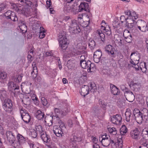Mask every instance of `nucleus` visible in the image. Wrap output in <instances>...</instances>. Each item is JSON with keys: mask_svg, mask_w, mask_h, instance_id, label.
I'll return each mask as SVG.
<instances>
[{"mask_svg": "<svg viewBox=\"0 0 148 148\" xmlns=\"http://www.w3.org/2000/svg\"><path fill=\"white\" fill-rule=\"evenodd\" d=\"M96 90L97 87L95 84L91 83L88 86L85 85L83 86L81 88L80 93L84 97L89 93L90 91L91 92H94Z\"/></svg>", "mask_w": 148, "mask_h": 148, "instance_id": "1", "label": "nucleus"}, {"mask_svg": "<svg viewBox=\"0 0 148 148\" xmlns=\"http://www.w3.org/2000/svg\"><path fill=\"white\" fill-rule=\"evenodd\" d=\"M12 8L14 9L19 13H21L26 16H32L33 14L24 6H17L15 4H13Z\"/></svg>", "mask_w": 148, "mask_h": 148, "instance_id": "2", "label": "nucleus"}, {"mask_svg": "<svg viewBox=\"0 0 148 148\" xmlns=\"http://www.w3.org/2000/svg\"><path fill=\"white\" fill-rule=\"evenodd\" d=\"M58 36L59 46L62 49H66L69 43L67 38L64 35V33L62 32L60 33Z\"/></svg>", "mask_w": 148, "mask_h": 148, "instance_id": "3", "label": "nucleus"}, {"mask_svg": "<svg viewBox=\"0 0 148 148\" xmlns=\"http://www.w3.org/2000/svg\"><path fill=\"white\" fill-rule=\"evenodd\" d=\"M68 25L69 30L71 33L78 34L80 32L81 29L75 20H71V23Z\"/></svg>", "mask_w": 148, "mask_h": 148, "instance_id": "4", "label": "nucleus"}, {"mask_svg": "<svg viewBox=\"0 0 148 148\" xmlns=\"http://www.w3.org/2000/svg\"><path fill=\"white\" fill-rule=\"evenodd\" d=\"M140 54L137 52L132 53L130 56L131 60L130 63L132 64V66L135 68L136 70H139V66L138 64L140 59Z\"/></svg>", "mask_w": 148, "mask_h": 148, "instance_id": "5", "label": "nucleus"}, {"mask_svg": "<svg viewBox=\"0 0 148 148\" xmlns=\"http://www.w3.org/2000/svg\"><path fill=\"white\" fill-rule=\"evenodd\" d=\"M12 101L9 98L5 99L3 104V107L4 110L8 115L12 114Z\"/></svg>", "mask_w": 148, "mask_h": 148, "instance_id": "6", "label": "nucleus"}, {"mask_svg": "<svg viewBox=\"0 0 148 148\" xmlns=\"http://www.w3.org/2000/svg\"><path fill=\"white\" fill-rule=\"evenodd\" d=\"M21 118L23 121L26 123H29L31 120V117L27 111L23 108L20 110Z\"/></svg>", "mask_w": 148, "mask_h": 148, "instance_id": "7", "label": "nucleus"}, {"mask_svg": "<svg viewBox=\"0 0 148 148\" xmlns=\"http://www.w3.org/2000/svg\"><path fill=\"white\" fill-rule=\"evenodd\" d=\"M63 11L65 13L72 12L75 11L76 7L72 5L70 3L66 2L64 4Z\"/></svg>", "mask_w": 148, "mask_h": 148, "instance_id": "8", "label": "nucleus"}, {"mask_svg": "<svg viewBox=\"0 0 148 148\" xmlns=\"http://www.w3.org/2000/svg\"><path fill=\"white\" fill-rule=\"evenodd\" d=\"M66 129L64 127L62 128H60L59 126L55 125L54 126L53 130L54 134L58 137H60L64 135V133H66Z\"/></svg>", "mask_w": 148, "mask_h": 148, "instance_id": "9", "label": "nucleus"}, {"mask_svg": "<svg viewBox=\"0 0 148 148\" xmlns=\"http://www.w3.org/2000/svg\"><path fill=\"white\" fill-rule=\"evenodd\" d=\"M133 112L136 122L139 124H141L142 121H144V119L140 110L137 109L135 108Z\"/></svg>", "mask_w": 148, "mask_h": 148, "instance_id": "10", "label": "nucleus"}, {"mask_svg": "<svg viewBox=\"0 0 148 148\" xmlns=\"http://www.w3.org/2000/svg\"><path fill=\"white\" fill-rule=\"evenodd\" d=\"M124 96L126 99L130 102H132L134 99L135 96L133 92L130 90H125L124 92Z\"/></svg>", "mask_w": 148, "mask_h": 148, "instance_id": "11", "label": "nucleus"}, {"mask_svg": "<svg viewBox=\"0 0 148 148\" xmlns=\"http://www.w3.org/2000/svg\"><path fill=\"white\" fill-rule=\"evenodd\" d=\"M6 135L8 140L11 143L14 144V147H16L14 143L15 138L14 133L11 131H8L6 132Z\"/></svg>", "mask_w": 148, "mask_h": 148, "instance_id": "12", "label": "nucleus"}, {"mask_svg": "<svg viewBox=\"0 0 148 148\" xmlns=\"http://www.w3.org/2000/svg\"><path fill=\"white\" fill-rule=\"evenodd\" d=\"M122 118L121 115L116 114L113 116L111 118V121L113 123L116 125H119L121 123Z\"/></svg>", "mask_w": 148, "mask_h": 148, "instance_id": "13", "label": "nucleus"}, {"mask_svg": "<svg viewBox=\"0 0 148 148\" xmlns=\"http://www.w3.org/2000/svg\"><path fill=\"white\" fill-rule=\"evenodd\" d=\"M79 12L83 11L89 12V9L88 4L86 2L81 3L79 6Z\"/></svg>", "mask_w": 148, "mask_h": 148, "instance_id": "14", "label": "nucleus"}, {"mask_svg": "<svg viewBox=\"0 0 148 148\" xmlns=\"http://www.w3.org/2000/svg\"><path fill=\"white\" fill-rule=\"evenodd\" d=\"M140 133L138 129L136 128L134 130L131 132L130 135L132 138L135 139H138L140 138Z\"/></svg>", "mask_w": 148, "mask_h": 148, "instance_id": "15", "label": "nucleus"}, {"mask_svg": "<svg viewBox=\"0 0 148 148\" xmlns=\"http://www.w3.org/2000/svg\"><path fill=\"white\" fill-rule=\"evenodd\" d=\"M102 54L101 51L99 50L97 51L94 53L93 55V60L94 62L96 63H99Z\"/></svg>", "mask_w": 148, "mask_h": 148, "instance_id": "16", "label": "nucleus"}, {"mask_svg": "<svg viewBox=\"0 0 148 148\" xmlns=\"http://www.w3.org/2000/svg\"><path fill=\"white\" fill-rule=\"evenodd\" d=\"M106 51L108 54L111 56V60H113L114 58V53L113 50L112 46L110 45H108L106 47Z\"/></svg>", "mask_w": 148, "mask_h": 148, "instance_id": "17", "label": "nucleus"}, {"mask_svg": "<svg viewBox=\"0 0 148 148\" xmlns=\"http://www.w3.org/2000/svg\"><path fill=\"white\" fill-rule=\"evenodd\" d=\"M54 118V117L53 116H51L50 115H47L45 116V122L47 126H50L52 125L53 119Z\"/></svg>", "mask_w": 148, "mask_h": 148, "instance_id": "18", "label": "nucleus"}, {"mask_svg": "<svg viewBox=\"0 0 148 148\" xmlns=\"http://www.w3.org/2000/svg\"><path fill=\"white\" fill-rule=\"evenodd\" d=\"M54 112L55 114L53 115L54 118L56 117V119H58L59 117L63 116V113L62 112L61 109L60 110L58 108H54Z\"/></svg>", "mask_w": 148, "mask_h": 148, "instance_id": "19", "label": "nucleus"}, {"mask_svg": "<svg viewBox=\"0 0 148 148\" xmlns=\"http://www.w3.org/2000/svg\"><path fill=\"white\" fill-rule=\"evenodd\" d=\"M40 135L41 139L44 142L47 143L50 141L51 139L50 136L45 131L43 132Z\"/></svg>", "mask_w": 148, "mask_h": 148, "instance_id": "20", "label": "nucleus"}, {"mask_svg": "<svg viewBox=\"0 0 148 148\" xmlns=\"http://www.w3.org/2000/svg\"><path fill=\"white\" fill-rule=\"evenodd\" d=\"M110 88L112 93L114 95H117L119 93V89L113 85L111 84L110 85Z\"/></svg>", "mask_w": 148, "mask_h": 148, "instance_id": "21", "label": "nucleus"}, {"mask_svg": "<svg viewBox=\"0 0 148 148\" xmlns=\"http://www.w3.org/2000/svg\"><path fill=\"white\" fill-rule=\"evenodd\" d=\"M36 117L39 120H42L45 116L44 113L41 110H38L35 114Z\"/></svg>", "mask_w": 148, "mask_h": 148, "instance_id": "22", "label": "nucleus"}, {"mask_svg": "<svg viewBox=\"0 0 148 148\" xmlns=\"http://www.w3.org/2000/svg\"><path fill=\"white\" fill-rule=\"evenodd\" d=\"M32 66L33 68V71L31 72V75L33 78L35 79L37 76V69L35 64H32Z\"/></svg>", "mask_w": 148, "mask_h": 148, "instance_id": "23", "label": "nucleus"}, {"mask_svg": "<svg viewBox=\"0 0 148 148\" xmlns=\"http://www.w3.org/2000/svg\"><path fill=\"white\" fill-rule=\"evenodd\" d=\"M7 93L5 90H0V97L2 101H4L5 99H7Z\"/></svg>", "mask_w": 148, "mask_h": 148, "instance_id": "24", "label": "nucleus"}, {"mask_svg": "<svg viewBox=\"0 0 148 148\" xmlns=\"http://www.w3.org/2000/svg\"><path fill=\"white\" fill-rule=\"evenodd\" d=\"M101 142L103 146L106 147L108 146L111 143L110 138V136H108L107 139L101 141Z\"/></svg>", "mask_w": 148, "mask_h": 148, "instance_id": "25", "label": "nucleus"}, {"mask_svg": "<svg viewBox=\"0 0 148 148\" xmlns=\"http://www.w3.org/2000/svg\"><path fill=\"white\" fill-rule=\"evenodd\" d=\"M141 112L143 117L144 121H148V110L146 108H143Z\"/></svg>", "mask_w": 148, "mask_h": 148, "instance_id": "26", "label": "nucleus"}, {"mask_svg": "<svg viewBox=\"0 0 148 148\" xmlns=\"http://www.w3.org/2000/svg\"><path fill=\"white\" fill-rule=\"evenodd\" d=\"M90 62L89 60L87 61H85L83 62H80L81 66L83 69H86L89 67V66L90 64Z\"/></svg>", "mask_w": 148, "mask_h": 148, "instance_id": "27", "label": "nucleus"}, {"mask_svg": "<svg viewBox=\"0 0 148 148\" xmlns=\"http://www.w3.org/2000/svg\"><path fill=\"white\" fill-rule=\"evenodd\" d=\"M17 138L19 142V144H20L24 143L26 140L25 138L19 134L17 135Z\"/></svg>", "mask_w": 148, "mask_h": 148, "instance_id": "28", "label": "nucleus"}, {"mask_svg": "<svg viewBox=\"0 0 148 148\" xmlns=\"http://www.w3.org/2000/svg\"><path fill=\"white\" fill-rule=\"evenodd\" d=\"M16 85L12 82H10L8 84V89L9 91L13 92L14 88Z\"/></svg>", "mask_w": 148, "mask_h": 148, "instance_id": "29", "label": "nucleus"}, {"mask_svg": "<svg viewBox=\"0 0 148 148\" xmlns=\"http://www.w3.org/2000/svg\"><path fill=\"white\" fill-rule=\"evenodd\" d=\"M139 66L140 70L143 73H145L147 70V68L146 66V63L141 62L140 63Z\"/></svg>", "mask_w": 148, "mask_h": 148, "instance_id": "30", "label": "nucleus"}, {"mask_svg": "<svg viewBox=\"0 0 148 148\" xmlns=\"http://www.w3.org/2000/svg\"><path fill=\"white\" fill-rule=\"evenodd\" d=\"M95 42L92 39L89 40L88 46L91 49H94L95 47Z\"/></svg>", "mask_w": 148, "mask_h": 148, "instance_id": "31", "label": "nucleus"}, {"mask_svg": "<svg viewBox=\"0 0 148 148\" xmlns=\"http://www.w3.org/2000/svg\"><path fill=\"white\" fill-rule=\"evenodd\" d=\"M81 140V138L79 137H78L75 136H73V137H71L70 139V141L72 142L76 143L79 142Z\"/></svg>", "mask_w": 148, "mask_h": 148, "instance_id": "32", "label": "nucleus"}, {"mask_svg": "<svg viewBox=\"0 0 148 148\" xmlns=\"http://www.w3.org/2000/svg\"><path fill=\"white\" fill-rule=\"evenodd\" d=\"M35 128L36 130V132H39L40 134L43 133V132H44L43 130L42 126L41 125H35Z\"/></svg>", "mask_w": 148, "mask_h": 148, "instance_id": "33", "label": "nucleus"}, {"mask_svg": "<svg viewBox=\"0 0 148 148\" xmlns=\"http://www.w3.org/2000/svg\"><path fill=\"white\" fill-rule=\"evenodd\" d=\"M127 129L125 125H122L120 129V132L122 135H124L127 132Z\"/></svg>", "mask_w": 148, "mask_h": 148, "instance_id": "34", "label": "nucleus"}, {"mask_svg": "<svg viewBox=\"0 0 148 148\" xmlns=\"http://www.w3.org/2000/svg\"><path fill=\"white\" fill-rule=\"evenodd\" d=\"M8 19H11L14 22L18 21V18L15 13L12 12V13Z\"/></svg>", "mask_w": 148, "mask_h": 148, "instance_id": "35", "label": "nucleus"}, {"mask_svg": "<svg viewBox=\"0 0 148 148\" xmlns=\"http://www.w3.org/2000/svg\"><path fill=\"white\" fill-rule=\"evenodd\" d=\"M90 65L89 66V67L87 69L88 70H89V71L90 72H93L95 71L96 68L93 63H91V62H90Z\"/></svg>", "mask_w": 148, "mask_h": 148, "instance_id": "36", "label": "nucleus"}, {"mask_svg": "<svg viewBox=\"0 0 148 148\" xmlns=\"http://www.w3.org/2000/svg\"><path fill=\"white\" fill-rule=\"evenodd\" d=\"M128 27L132 29H137V25L134 23H128L127 25Z\"/></svg>", "mask_w": 148, "mask_h": 148, "instance_id": "37", "label": "nucleus"}, {"mask_svg": "<svg viewBox=\"0 0 148 148\" xmlns=\"http://www.w3.org/2000/svg\"><path fill=\"white\" fill-rule=\"evenodd\" d=\"M19 27L21 31L23 33H25L27 30L26 25H20Z\"/></svg>", "mask_w": 148, "mask_h": 148, "instance_id": "38", "label": "nucleus"}, {"mask_svg": "<svg viewBox=\"0 0 148 148\" xmlns=\"http://www.w3.org/2000/svg\"><path fill=\"white\" fill-rule=\"evenodd\" d=\"M21 3H25L29 6H31L32 4V2L30 0H18Z\"/></svg>", "mask_w": 148, "mask_h": 148, "instance_id": "39", "label": "nucleus"}, {"mask_svg": "<svg viewBox=\"0 0 148 148\" xmlns=\"http://www.w3.org/2000/svg\"><path fill=\"white\" fill-rule=\"evenodd\" d=\"M97 33L99 36L101 40L102 41H104L105 40V35L103 33L101 30H98L97 31Z\"/></svg>", "mask_w": 148, "mask_h": 148, "instance_id": "40", "label": "nucleus"}, {"mask_svg": "<svg viewBox=\"0 0 148 148\" xmlns=\"http://www.w3.org/2000/svg\"><path fill=\"white\" fill-rule=\"evenodd\" d=\"M108 130L110 133H112L113 135H115L117 133L116 129L114 127L108 128Z\"/></svg>", "mask_w": 148, "mask_h": 148, "instance_id": "41", "label": "nucleus"}, {"mask_svg": "<svg viewBox=\"0 0 148 148\" xmlns=\"http://www.w3.org/2000/svg\"><path fill=\"white\" fill-rule=\"evenodd\" d=\"M138 28L141 32H145L148 31V27L147 24L141 28L140 27H138L137 28Z\"/></svg>", "mask_w": 148, "mask_h": 148, "instance_id": "42", "label": "nucleus"}, {"mask_svg": "<svg viewBox=\"0 0 148 148\" xmlns=\"http://www.w3.org/2000/svg\"><path fill=\"white\" fill-rule=\"evenodd\" d=\"M91 30V28L89 26L84 27V32L86 36L90 32Z\"/></svg>", "mask_w": 148, "mask_h": 148, "instance_id": "43", "label": "nucleus"}, {"mask_svg": "<svg viewBox=\"0 0 148 148\" xmlns=\"http://www.w3.org/2000/svg\"><path fill=\"white\" fill-rule=\"evenodd\" d=\"M126 116V120L127 121H129L131 117V113L130 111H127L125 114Z\"/></svg>", "mask_w": 148, "mask_h": 148, "instance_id": "44", "label": "nucleus"}, {"mask_svg": "<svg viewBox=\"0 0 148 148\" xmlns=\"http://www.w3.org/2000/svg\"><path fill=\"white\" fill-rule=\"evenodd\" d=\"M138 22L139 23V26L137 25V27H140L141 28L143 27L147 24L146 23L142 20H138Z\"/></svg>", "mask_w": 148, "mask_h": 148, "instance_id": "45", "label": "nucleus"}, {"mask_svg": "<svg viewBox=\"0 0 148 148\" xmlns=\"http://www.w3.org/2000/svg\"><path fill=\"white\" fill-rule=\"evenodd\" d=\"M13 93L14 95H16L19 94V87L18 86L16 85L15 87L14 88Z\"/></svg>", "mask_w": 148, "mask_h": 148, "instance_id": "46", "label": "nucleus"}, {"mask_svg": "<svg viewBox=\"0 0 148 148\" xmlns=\"http://www.w3.org/2000/svg\"><path fill=\"white\" fill-rule=\"evenodd\" d=\"M123 35L124 37H127L132 36L130 32L127 29H125L124 31Z\"/></svg>", "mask_w": 148, "mask_h": 148, "instance_id": "47", "label": "nucleus"}, {"mask_svg": "<svg viewBox=\"0 0 148 148\" xmlns=\"http://www.w3.org/2000/svg\"><path fill=\"white\" fill-rule=\"evenodd\" d=\"M62 112L63 113V116L65 115L66 113L69 112V108L68 106H66L65 108H62Z\"/></svg>", "mask_w": 148, "mask_h": 148, "instance_id": "48", "label": "nucleus"}, {"mask_svg": "<svg viewBox=\"0 0 148 148\" xmlns=\"http://www.w3.org/2000/svg\"><path fill=\"white\" fill-rule=\"evenodd\" d=\"M81 23L80 25L82 27L84 28L85 27L88 26L90 23V21H83Z\"/></svg>", "mask_w": 148, "mask_h": 148, "instance_id": "49", "label": "nucleus"}, {"mask_svg": "<svg viewBox=\"0 0 148 148\" xmlns=\"http://www.w3.org/2000/svg\"><path fill=\"white\" fill-rule=\"evenodd\" d=\"M113 27L114 28H118L120 27V24L116 21H113L112 23Z\"/></svg>", "mask_w": 148, "mask_h": 148, "instance_id": "50", "label": "nucleus"}, {"mask_svg": "<svg viewBox=\"0 0 148 148\" xmlns=\"http://www.w3.org/2000/svg\"><path fill=\"white\" fill-rule=\"evenodd\" d=\"M30 96L31 97L33 101H38V98L36 95L34 93H31L30 94Z\"/></svg>", "mask_w": 148, "mask_h": 148, "instance_id": "51", "label": "nucleus"}, {"mask_svg": "<svg viewBox=\"0 0 148 148\" xmlns=\"http://www.w3.org/2000/svg\"><path fill=\"white\" fill-rule=\"evenodd\" d=\"M7 77V74L4 72H0V79H3Z\"/></svg>", "mask_w": 148, "mask_h": 148, "instance_id": "52", "label": "nucleus"}, {"mask_svg": "<svg viewBox=\"0 0 148 148\" xmlns=\"http://www.w3.org/2000/svg\"><path fill=\"white\" fill-rule=\"evenodd\" d=\"M7 5L5 3H3L0 4V12L4 10L7 7Z\"/></svg>", "mask_w": 148, "mask_h": 148, "instance_id": "53", "label": "nucleus"}, {"mask_svg": "<svg viewBox=\"0 0 148 148\" xmlns=\"http://www.w3.org/2000/svg\"><path fill=\"white\" fill-rule=\"evenodd\" d=\"M131 14L132 16L130 17V19H132V20L134 21V19H136L138 17L135 12L131 13Z\"/></svg>", "mask_w": 148, "mask_h": 148, "instance_id": "54", "label": "nucleus"}, {"mask_svg": "<svg viewBox=\"0 0 148 148\" xmlns=\"http://www.w3.org/2000/svg\"><path fill=\"white\" fill-rule=\"evenodd\" d=\"M41 102H42V105L44 106H46L48 103V102L46 99L44 97H42L41 99Z\"/></svg>", "mask_w": 148, "mask_h": 148, "instance_id": "55", "label": "nucleus"}, {"mask_svg": "<svg viewBox=\"0 0 148 148\" xmlns=\"http://www.w3.org/2000/svg\"><path fill=\"white\" fill-rule=\"evenodd\" d=\"M117 40L118 42V44L119 46H121L124 45V40L123 38H120L119 39V40Z\"/></svg>", "mask_w": 148, "mask_h": 148, "instance_id": "56", "label": "nucleus"}, {"mask_svg": "<svg viewBox=\"0 0 148 148\" xmlns=\"http://www.w3.org/2000/svg\"><path fill=\"white\" fill-rule=\"evenodd\" d=\"M128 19L127 18H126L125 16L122 15L121 16L120 18V20L122 23H123L124 22L126 21V23H127V20Z\"/></svg>", "mask_w": 148, "mask_h": 148, "instance_id": "57", "label": "nucleus"}, {"mask_svg": "<svg viewBox=\"0 0 148 148\" xmlns=\"http://www.w3.org/2000/svg\"><path fill=\"white\" fill-rule=\"evenodd\" d=\"M124 38L125 41L128 43L131 42L132 41V36L127 37H124Z\"/></svg>", "mask_w": 148, "mask_h": 148, "instance_id": "58", "label": "nucleus"}, {"mask_svg": "<svg viewBox=\"0 0 148 148\" xmlns=\"http://www.w3.org/2000/svg\"><path fill=\"white\" fill-rule=\"evenodd\" d=\"M125 13L126 15L128 16L127 18L128 19H130V17L132 16V14L130 12V10H127L125 12Z\"/></svg>", "mask_w": 148, "mask_h": 148, "instance_id": "59", "label": "nucleus"}, {"mask_svg": "<svg viewBox=\"0 0 148 148\" xmlns=\"http://www.w3.org/2000/svg\"><path fill=\"white\" fill-rule=\"evenodd\" d=\"M58 123L59 124V125L58 126H60V128H62L63 127H64L65 128V129H66L64 124L63 121H62L61 120H60L59 121Z\"/></svg>", "mask_w": 148, "mask_h": 148, "instance_id": "60", "label": "nucleus"}, {"mask_svg": "<svg viewBox=\"0 0 148 148\" xmlns=\"http://www.w3.org/2000/svg\"><path fill=\"white\" fill-rule=\"evenodd\" d=\"M12 12L11 11L8 10L4 14V15L5 16L8 17V18L12 14Z\"/></svg>", "mask_w": 148, "mask_h": 148, "instance_id": "61", "label": "nucleus"}, {"mask_svg": "<svg viewBox=\"0 0 148 148\" xmlns=\"http://www.w3.org/2000/svg\"><path fill=\"white\" fill-rule=\"evenodd\" d=\"M45 32L44 30H42V31L40 32V35L39 37L40 38H42L45 37V34H44Z\"/></svg>", "mask_w": 148, "mask_h": 148, "instance_id": "62", "label": "nucleus"}, {"mask_svg": "<svg viewBox=\"0 0 148 148\" xmlns=\"http://www.w3.org/2000/svg\"><path fill=\"white\" fill-rule=\"evenodd\" d=\"M37 136V133L36 131H34L31 132V136L33 138H36Z\"/></svg>", "mask_w": 148, "mask_h": 148, "instance_id": "63", "label": "nucleus"}, {"mask_svg": "<svg viewBox=\"0 0 148 148\" xmlns=\"http://www.w3.org/2000/svg\"><path fill=\"white\" fill-rule=\"evenodd\" d=\"M92 141L95 144H97L98 142L97 138H96L95 137L93 136L92 137Z\"/></svg>", "mask_w": 148, "mask_h": 148, "instance_id": "64", "label": "nucleus"}]
</instances>
